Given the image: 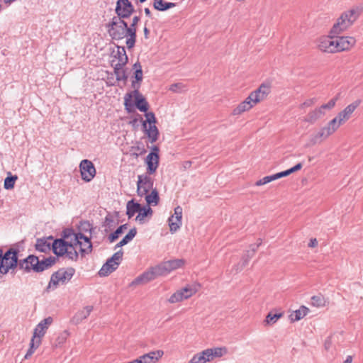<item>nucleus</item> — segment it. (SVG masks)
<instances>
[{
  "mask_svg": "<svg viewBox=\"0 0 363 363\" xmlns=\"http://www.w3.org/2000/svg\"><path fill=\"white\" fill-rule=\"evenodd\" d=\"M169 272L164 262L149 268L140 276L136 277L130 284V286L145 284L158 277L165 276Z\"/></svg>",
  "mask_w": 363,
  "mask_h": 363,
  "instance_id": "nucleus-1",
  "label": "nucleus"
},
{
  "mask_svg": "<svg viewBox=\"0 0 363 363\" xmlns=\"http://www.w3.org/2000/svg\"><path fill=\"white\" fill-rule=\"evenodd\" d=\"M132 86L135 88L132 92L127 94L124 98V106L125 109L128 112L132 111V108H133V104L132 103V98H135V105L137 108L142 111L146 112L149 108V104L145 98L143 96L142 94L139 91L140 84L136 86L135 82H132Z\"/></svg>",
  "mask_w": 363,
  "mask_h": 363,
  "instance_id": "nucleus-2",
  "label": "nucleus"
},
{
  "mask_svg": "<svg viewBox=\"0 0 363 363\" xmlns=\"http://www.w3.org/2000/svg\"><path fill=\"white\" fill-rule=\"evenodd\" d=\"M106 27L113 40H119L124 38L128 39V23L124 19L113 16Z\"/></svg>",
  "mask_w": 363,
  "mask_h": 363,
  "instance_id": "nucleus-3",
  "label": "nucleus"
},
{
  "mask_svg": "<svg viewBox=\"0 0 363 363\" xmlns=\"http://www.w3.org/2000/svg\"><path fill=\"white\" fill-rule=\"evenodd\" d=\"M18 251L12 247L9 249L5 253L3 252L0 264V278L8 274L10 271L13 272L18 267Z\"/></svg>",
  "mask_w": 363,
  "mask_h": 363,
  "instance_id": "nucleus-4",
  "label": "nucleus"
},
{
  "mask_svg": "<svg viewBox=\"0 0 363 363\" xmlns=\"http://www.w3.org/2000/svg\"><path fill=\"white\" fill-rule=\"evenodd\" d=\"M74 272L75 270L72 267L60 269L52 274L48 288L56 289L58 285L67 283L72 278Z\"/></svg>",
  "mask_w": 363,
  "mask_h": 363,
  "instance_id": "nucleus-5",
  "label": "nucleus"
},
{
  "mask_svg": "<svg viewBox=\"0 0 363 363\" xmlns=\"http://www.w3.org/2000/svg\"><path fill=\"white\" fill-rule=\"evenodd\" d=\"M63 233L64 238L69 239V237L72 238L76 245H79V250L82 254L91 252L92 247L91 242L89 238L84 235L82 233H74L69 229L65 230Z\"/></svg>",
  "mask_w": 363,
  "mask_h": 363,
  "instance_id": "nucleus-6",
  "label": "nucleus"
},
{
  "mask_svg": "<svg viewBox=\"0 0 363 363\" xmlns=\"http://www.w3.org/2000/svg\"><path fill=\"white\" fill-rule=\"evenodd\" d=\"M123 252L122 250H119L115 252L113 256L108 259L106 263L102 266L99 272L100 277H106L113 271H115L119 266Z\"/></svg>",
  "mask_w": 363,
  "mask_h": 363,
  "instance_id": "nucleus-7",
  "label": "nucleus"
},
{
  "mask_svg": "<svg viewBox=\"0 0 363 363\" xmlns=\"http://www.w3.org/2000/svg\"><path fill=\"white\" fill-rule=\"evenodd\" d=\"M337 129L329 121L327 125L321 128L317 133L313 134L310 138V144L314 145L320 144L331 135H333Z\"/></svg>",
  "mask_w": 363,
  "mask_h": 363,
  "instance_id": "nucleus-8",
  "label": "nucleus"
},
{
  "mask_svg": "<svg viewBox=\"0 0 363 363\" xmlns=\"http://www.w3.org/2000/svg\"><path fill=\"white\" fill-rule=\"evenodd\" d=\"M150 174H144L138 175L137 182V193L139 196H143L152 190L154 185V179L150 176Z\"/></svg>",
  "mask_w": 363,
  "mask_h": 363,
  "instance_id": "nucleus-9",
  "label": "nucleus"
},
{
  "mask_svg": "<svg viewBox=\"0 0 363 363\" xmlns=\"http://www.w3.org/2000/svg\"><path fill=\"white\" fill-rule=\"evenodd\" d=\"M118 18H129L135 11L134 6L129 0H118L115 9Z\"/></svg>",
  "mask_w": 363,
  "mask_h": 363,
  "instance_id": "nucleus-10",
  "label": "nucleus"
},
{
  "mask_svg": "<svg viewBox=\"0 0 363 363\" xmlns=\"http://www.w3.org/2000/svg\"><path fill=\"white\" fill-rule=\"evenodd\" d=\"M79 169L82 180L86 182H91L96 175V168L89 160H83L79 164Z\"/></svg>",
  "mask_w": 363,
  "mask_h": 363,
  "instance_id": "nucleus-11",
  "label": "nucleus"
},
{
  "mask_svg": "<svg viewBox=\"0 0 363 363\" xmlns=\"http://www.w3.org/2000/svg\"><path fill=\"white\" fill-rule=\"evenodd\" d=\"M318 47L320 50L324 52H337L335 37L332 35L320 37L318 40Z\"/></svg>",
  "mask_w": 363,
  "mask_h": 363,
  "instance_id": "nucleus-12",
  "label": "nucleus"
},
{
  "mask_svg": "<svg viewBox=\"0 0 363 363\" xmlns=\"http://www.w3.org/2000/svg\"><path fill=\"white\" fill-rule=\"evenodd\" d=\"M270 92V86L265 84H262L258 89L252 91L248 96V99L255 106L257 104L263 101Z\"/></svg>",
  "mask_w": 363,
  "mask_h": 363,
  "instance_id": "nucleus-13",
  "label": "nucleus"
},
{
  "mask_svg": "<svg viewBox=\"0 0 363 363\" xmlns=\"http://www.w3.org/2000/svg\"><path fill=\"white\" fill-rule=\"evenodd\" d=\"M140 20V16H135L132 19V23L130 26H128V39H126L125 44L129 50L132 49L135 46L137 38L136 26Z\"/></svg>",
  "mask_w": 363,
  "mask_h": 363,
  "instance_id": "nucleus-14",
  "label": "nucleus"
},
{
  "mask_svg": "<svg viewBox=\"0 0 363 363\" xmlns=\"http://www.w3.org/2000/svg\"><path fill=\"white\" fill-rule=\"evenodd\" d=\"M353 23L354 18L348 20L347 18V15L342 13L337 19V22L333 25L330 30V34L333 35L340 34L342 31L345 30L350 26H352Z\"/></svg>",
  "mask_w": 363,
  "mask_h": 363,
  "instance_id": "nucleus-15",
  "label": "nucleus"
},
{
  "mask_svg": "<svg viewBox=\"0 0 363 363\" xmlns=\"http://www.w3.org/2000/svg\"><path fill=\"white\" fill-rule=\"evenodd\" d=\"M182 208L179 206L174 208V213L169 218L168 222L172 233H175L182 226Z\"/></svg>",
  "mask_w": 363,
  "mask_h": 363,
  "instance_id": "nucleus-16",
  "label": "nucleus"
},
{
  "mask_svg": "<svg viewBox=\"0 0 363 363\" xmlns=\"http://www.w3.org/2000/svg\"><path fill=\"white\" fill-rule=\"evenodd\" d=\"M52 318L50 316L42 320L34 329L32 338L35 340H41L46 333L48 327L52 323Z\"/></svg>",
  "mask_w": 363,
  "mask_h": 363,
  "instance_id": "nucleus-17",
  "label": "nucleus"
},
{
  "mask_svg": "<svg viewBox=\"0 0 363 363\" xmlns=\"http://www.w3.org/2000/svg\"><path fill=\"white\" fill-rule=\"evenodd\" d=\"M38 257L35 255H29L24 259L19 260L18 267L21 269H23L26 272L28 273L32 270L37 272Z\"/></svg>",
  "mask_w": 363,
  "mask_h": 363,
  "instance_id": "nucleus-18",
  "label": "nucleus"
},
{
  "mask_svg": "<svg viewBox=\"0 0 363 363\" xmlns=\"http://www.w3.org/2000/svg\"><path fill=\"white\" fill-rule=\"evenodd\" d=\"M356 40L350 36L335 37L337 52L350 50L355 45Z\"/></svg>",
  "mask_w": 363,
  "mask_h": 363,
  "instance_id": "nucleus-19",
  "label": "nucleus"
},
{
  "mask_svg": "<svg viewBox=\"0 0 363 363\" xmlns=\"http://www.w3.org/2000/svg\"><path fill=\"white\" fill-rule=\"evenodd\" d=\"M113 58L117 60V62L115 63V60H113L111 66L124 67L128 62V57L125 47L117 45V52L113 55Z\"/></svg>",
  "mask_w": 363,
  "mask_h": 363,
  "instance_id": "nucleus-20",
  "label": "nucleus"
},
{
  "mask_svg": "<svg viewBox=\"0 0 363 363\" xmlns=\"http://www.w3.org/2000/svg\"><path fill=\"white\" fill-rule=\"evenodd\" d=\"M159 154L156 152H150L147 155L145 162L147 164V174H154L159 166Z\"/></svg>",
  "mask_w": 363,
  "mask_h": 363,
  "instance_id": "nucleus-21",
  "label": "nucleus"
},
{
  "mask_svg": "<svg viewBox=\"0 0 363 363\" xmlns=\"http://www.w3.org/2000/svg\"><path fill=\"white\" fill-rule=\"evenodd\" d=\"M56 239L55 240H52V250L57 256H63L65 255L67 245V242L69 239Z\"/></svg>",
  "mask_w": 363,
  "mask_h": 363,
  "instance_id": "nucleus-22",
  "label": "nucleus"
},
{
  "mask_svg": "<svg viewBox=\"0 0 363 363\" xmlns=\"http://www.w3.org/2000/svg\"><path fill=\"white\" fill-rule=\"evenodd\" d=\"M77 248H79V245H76L72 238L69 237L67 245V250H66L65 255L66 257L72 261H76L78 259V252L77 250Z\"/></svg>",
  "mask_w": 363,
  "mask_h": 363,
  "instance_id": "nucleus-23",
  "label": "nucleus"
},
{
  "mask_svg": "<svg viewBox=\"0 0 363 363\" xmlns=\"http://www.w3.org/2000/svg\"><path fill=\"white\" fill-rule=\"evenodd\" d=\"M52 237H47L38 239L35 244V248L38 251L48 252L52 250Z\"/></svg>",
  "mask_w": 363,
  "mask_h": 363,
  "instance_id": "nucleus-24",
  "label": "nucleus"
},
{
  "mask_svg": "<svg viewBox=\"0 0 363 363\" xmlns=\"http://www.w3.org/2000/svg\"><path fill=\"white\" fill-rule=\"evenodd\" d=\"M155 124H146V128H143L151 143H155L159 138V130Z\"/></svg>",
  "mask_w": 363,
  "mask_h": 363,
  "instance_id": "nucleus-25",
  "label": "nucleus"
},
{
  "mask_svg": "<svg viewBox=\"0 0 363 363\" xmlns=\"http://www.w3.org/2000/svg\"><path fill=\"white\" fill-rule=\"evenodd\" d=\"M254 104L252 103L250 100L248 99V96L240 104H239L232 111V115L238 116L240 115L242 113L249 111L252 107H254Z\"/></svg>",
  "mask_w": 363,
  "mask_h": 363,
  "instance_id": "nucleus-26",
  "label": "nucleus"
},
{
  "mask_svg": "<svg viewBox=\"0 0 363 363\" xmlns=\"http://www.w3.org/2000/svg\"><path fill=\"white\" fill-rule=\"evenodd\" d=\"M223 349L220 347L209 348L203 351L207 362L213 360L216 357H220L223 355Z\"/></svg>",
  "mask_w": 363,
  "mask_h": 363,
  "instance_id": "nucleus-27",
  "label": "nucleus"
},
{
  "mask_svg": "<svg viewBox=\"0 0 363 363\" xmlns=\"http://www.w3.org/2000/svg\"><path fill=\"white\" fill-rule=\"evenodd\" d=\"M325 114V111H323V110L320 109V107L316 108L308 113L305 118V121L313 124L321 118Z\"/></svg>",
  "mask_w": 363,
  "mask_h": 363,
  "instance_id": "nucleus-28",
  "label": "nucleus"
},
{
  "mask_svg": "<svg viewBox=\"0 0 363 363\" xmlns=\"http://www.w3.org/2000/svg\"><path fill=\"white\" fill-rule=\"evenodd\" d=\"M56 262V258L54 257H50L48 258L43 259L42 260L38 259L37 272H42L50 267H51Z\"/></svg>",
  "mask_w": 363,
  "mask_h": 363,
  "instance_id": "nucleus-29",
  "label": "nucleus"
},
{
  "mask_svg": "<svg viewBox=\"0 0 363 363\" xmlns=\"http://www.w3.org/2000/svg\"><path fill=\"white\" fill-rule=\"evenodd\" d=\"M351 117L346 112H345V111L342 110L330 121L337 129H338L340 127V125L344 124Z\"/></svg>",
  "mask_w": 363,
  "mask_h": 363,
  "instance_id": "nucleus-30",
  "label": "nucleus"
},
{
  "mask_svg": "<svg viewBox=\"0 0 363 363\" xmlns=\"http://www.w3.org/2000/svg\"><path fill=\"white\" fill-rule=\"evenodd\" d=\"M163 354V351L156 350L145 354L142 357L145 363H156L162 357Z\"/></svg>",
  "mask_w": 363,
  "mask_h": 363,
  "instance_id": "nucleus-31",
  "label": "nucleus"
},
{
  "mask_svg": "<svg viewBox=\"0 0 363 363\" xmlns=\"http://www.w3.org/2000/svg\"><path fill=\"white\" fill-rule=\"evenodd\" d=\"M308 312L309 309L307 307L302 306L298 310H296L291 313L289 315V318L291 322L298 321L305 317Z\"/></svg>",
  "mask_w": 363,
  "mask_h": 363,
  "instance_id": "nucleus-32",
  "label": "nucleus"
},
{
  "mask_svg": "<svg viewBox=\"0 0 363 363\" xmlns=\"http://www.w3.org/2000/svg\"><path fill=\"white\" fill-rule=\"evenodd\" d=\"M93 310V306H87L84 307L82 311H78L73 317V320L76 323H79L83 320L86 319Z\"/></svg>",
  "mask_w": 363,
  "mask_h": 363,
  "instance_id": "nucleus-33",
  "label": "nucleus"
},
{
  "mask_svg": "<svg viewBox=\"0 0 363 363\" xmlns=\"http://www.w3.org/2000/svg\"><path fill=\"white\" fill-rule=\"evenodd\" d=\"M176 6L175 3L166 2L164 0H154L153 7L159 11H164Z\"/></svg>",
  "mask_w": 363,
  "mask_h": 363,
  "instance_id": "nucleus-34",
  "label": "nucleus"
},
{
  "mask_svg": "<svg viewBox=\"0 0 363 363\" xmlns=\"http://www.w3.org/2000/svg\"><path fill=\"white\" fill-rule=\"evenodd\" d=\"M141 205L138 203L134 202L133 200H130L127 203L126 205V214L128 218H132L135 213H138L141 210Z\"/></svg>",
  "mask_w": 363,
  "mask_h": 363,
  "instance_id": "nucleus-35",
  "label": "nucleus"
},
{
  "mask_svg": "<svg viewBox=\"0 0 363 363\" xmlns=\"http://www.w3.org/2000/svg\"><path fill=\"white\" fill-rule=\"evenodd\" d=\"M164 262L169 273H170L172 271L182 267L184 264L185 261L183 259H175L164 261Z\"/></svg>",
  "mask_w": 363,
  "mask_h": 363,
  "instance_id": "nucleus-36",
  "label": "nucleus"
},
{
  "mask_svg": "<svg viewBox=\"0 0 363 363\" xmlns=\"http://www.w3.org/2000/svg\"><path fill=\"white\" fill-rule=\"evenodd\" d=\"M252 257L253 252H246L245 255L242 256L240 262L234 267L235 271L238 272L244 269V267H245L248 264L250 259Z\"/></svg>",
  "mask_w": 363,
  "mask_h": 363,
  "instance_id": "nucleus-37",
  "label": "nucleus"
},
{
  "mask_svg": "<svg viewBox=\"0 0 363 363\" xmlns=\"http://www.w3.org/2000/svg\"><path fill=\"white\" fill-rule=\"evenodd\" d=\"M145 196V201L147 203L148 205H153L156 206L158 204L160 201L159 194L157 190V189H153L151 190L150 194H146Z\"/></svg>",
  "mask_w": 363,
  "mask_h": 363,
  "instance_id": "nucleus-38",
  "label": "nucleus"
},
{
  "mask_svg": "<svg viewBox=\"0 0 363 363\" xmlns=\"http://www.w3.org/2000/svg\"><path fill=\"white\" fill-rule=\"evenodd\" d=\"M199 289V286L196 284H188L184 288H182L179 289L182 293L184 294V296H186V299L191 297L193 295H194Z\"/></svg>",
  "mask_w": 363,
  "mask_h": 363,
  "instance_id": "nucleus-39",
  "label": "nucleus"
},
{
  "mask_svg": "<svg viewBox=\"0 0 363 363\" xmlns=\"http://www.w3.org/2000/svg\"><path fill=\"white\" fill-rule=\"evenodd\" d=\"M112 67L113 68V73L116 75V80L118 82L123 81L125 83L128 79V75L126 74V71L123 69V67Z\"/></svg>",
  "mask_w": 363,
  "mask_h": 363,
  "instance_id": "nucleus-40",
  "label": "nucleus"
},
{
  "mask_svg": "<svg viewBox=\"0 0 363 363\" xmlns=\"http://www.w3.org/2000/svg\"><path fill=\"white\" fill-rule=\"evenodd\" d=\"M281 177H282L281 172H279V173H277V174H274L272 175H269V176H266V177H263L262 179L257 181L255 182V185L256 186H262V185L268 184L271 182H273L276 179H280Z\"/></svg>",
  "mask_w": 363,
  "mask_h": 363,
  "instance_id": "nucleus-41",
  "label": "nucleus"
},
{
  "mask_svg": "<svg viewBox=\"0 0 363 363\" xmlns=\"http://www.w3.org/2000/svg\"><path fill=\"white\" fill-rule=\"evenodd\" d=\"M41 344V340L37 339H33L31 338L30 342V347L28 350L27 351L24 359H29L32 354L34 353L35 350Z\"/></svg>",
  "mask_w": 363,
  "mask_h": 363,
  "instance_id": "nucleus-42",
  "label": "nucleus"
},
{
  "mask_svg": "<svg viewBox=\"0 0 363 363\" xmlns=\"http://www.w3.org/2000/svg\"><path fill=\"white\" fill-rule=\"evenodd\" d=\"M128 228L127 224H123L119 226L113 233H111L108 239L110 242H113L118 237L123 233L125 230Z\"/></svg>",
  "mask_w": 363,
  "mask_h": 363,
  "instance_id": "nucleus-43",
  "label": "nucleus"
},
{
  "mask_svg": "<svg viewBox=\"0 0 363 363\" xmlns=\"http://www.w3.org/2000/svg\"><path fill=\"white\" fill-rule=\"evenodd\" d=\"M152 213V210L150 207L141 208V210L138 211V215L136 216L135 220L138 221L140 223H143L145 222V218L148 215H151Z\"/></svg>",
  "mask_w": 363,
  "mask_h": 363,
  "instance_id": "nucleus-44",
  "label": "nucleus"
},
{
  "mask_svg": "<svg viewBox=\"0 0 363 363\" xmlns=\"http://www.w3.org/2000/svg\"><path fill=\"white\" fill-rule=\"evenodd\" d=\"M326 303L325 298L323 295H317L311 297V304L315 307H323Z\"/></svg>",
  "mask_w": 363,
  "mask_h": 363,
  "instance_id": "nucleus-45",
  "label": "nucleus"
},
{
  "mask_svg": "<svg viewBox=\"0 0 363 363\" xmlns=\"http://www.w3.org/2000/svg\"><path fill=\"white\" fill-rule=\"evenodd\" d=\"M186 299V296H184V294L182 293L179 290H177L174 292L168 299V301L171 303H176L178 302H181L184 300Z\"/></svg>",
  "mask_w": 363,
  "mask_h": 363,
  "instance_id": "nucleus-46",
  "label": "nucleus"
},
{
  "mask_svg": "<svg viewBox=\"0 0 363 363\" xmlns=\"http://www.w3.org/2000/svg\"><path fill=\"white\" fill-rule=\"evenodd\" d=\"M104 226L105 228L104 230L106 233L112 230L116 227L114 219L111 216L108 215L106 216Z\"/></svg>",
  "mask_w": 363,
  "mask_h": 363,
  "instance_id": "nucleus-47",
  "label": "nucleus"
},
{
  "mask_svg": "<svg viewBox=\"0 0 363 363\" xmlns=\"http://www.w3.org/2000/svg\"><path fill=\"white\" fill-rule=\"evenodd\" d=\"M362 9H359L358 7L352 9L346 12H344L343 14L347 15V18L350 20L351 18H354V22L359 17Z\"/></svg>",
  "mask_w": 363,
  "mask_h": 363,
  "instance_id": "nucleus-48",
  "label": "nucleus"
},
{
  "mask_svg": "<svg viewBox=\"0 0 363 363\" xmlns=\"http://www.w3.org/2000/svg\"><path fill=\"white\" fill-rule=\"evenodd\" d=\"M145 116L146 118L145 121H143V128H146V124H152L156 123L157 120L153 112H145Z\"/></svg>",
  "mask_w": 363,
  "mask_h": 363,
  "instance_id": "nucleus-49",
  "label": "nucleus"
},
{
  "mask_svg": "<svg viewBox=\"0 0 363 363\" xmlns=\"http://www.w3.org/2000/svg\"><path fill=\"white\" fill-rule=\"evenodd\" d=\"M18 179L16 175L7 177L4 180V186L6 189H11L14 187L15 182Z\"/></svg>",
  "mask_w": 363,
  "mask_h": 363,
  "instance_id": "nucleus-50",
  "label": "nucleus"
},
{
  "mask_svg": "<svg viewBox=\"0 0 363 363\" xmlns=\"http://www.w3.org/2000/svg\"><path fill=\"white\" fill-rule=\"evenodd\" d=\"M359 104H360V101L357 100V101L352 102V104H349L348 106H347L343 109V111H345V112H346L351 117L352 114L354 113V111L356 110V108L359 106Z\"/></svg>",
  "mask_w": 363,
  "mask_h": 363,
  "instance_id": "nucleus-51",
  "label": "nucleus"
},
{
  "mask_svg": "<svg viewBox=\"0 0 363 363\" xmlns=\"http://www.w3.org/2000/svg\"><path fill=\"white\" fill-rule=\"evenodd\" d=\"M359 104H360V101L357 100V101L352 102V104H349L348 106H347L343 109V111H345V112H346L351 117L352 114L354 113V111L356 110V108L359 106Z\"/></svg>",
  "mask_w": 363,
  "mask_h": 363,
  "instance_id": "nucleus-52",
  "label": "nucleus"
},
{
  "mask_svg": "<svg viewBox=\"0 0 363 363\" xmlns=\"http://www.w3.org/2000/svg\"><path fill=\"white\" fill-rule=\"evenodd\" d=\"M137 234V229L135 228H133L130 230L128 233L121 240L124 245L128 244L129 242H130L136 235Z\"/></svg>",
  "mask_w": 363,
  "mask_h": 363,
  "instance_id": "nucleus-53",
  "label": "nucleus"
},
{
  "mask_svg": "<svg viewBox=\"0 0 363 363\" xmlns=\"http://www.w3.org/2000/svg\"><path fill=\"white\" fill-rule=\"evenodd\" d=\"M281 316H282V313L272 314V313H268V315L266 317L265 322L267 323V324H274Z\"/></svg>",
  "mask_w": 363,
  "mask_h": 363,
  "instance_id": "nucleus-54",
  "label": "nucleus"
},
{
  "mask_svg": "<svg viewBox=\"0 0 363 363\" xmlns=\"http://www.w3.org/2000/svg\"><path fill=\"white\" fill-rule=\"evenodd\" d=\"M338 100V97L336 96L332 99H330L327 104H323L320 106V109L323 110V111H325V109L331 110L333 108L336 104L337 101Z\"/></svg>",
  "mask_w": 363,
  "mask_h": 363,
  "instance_id": "nucleus-55",
  "label": "nucleus"
},
{
  "mask_svg": "<svg viewBox=\"0 0 363 363\" xmlns=\"http://www.w3.org/2000/svg\"><path fill=\"white\" fill-rule=\"evenodd\" d=\"M302 168V164L301 163H298L297 164H296L294 167L287 169V170H285V171H283V172H281V175L282 177H286V176H289V174H291V173H294L298 170H300Z\"/></svg>",
  "mask_w": 363,
  "mask_h": 363,
  "instance_id": "nucleus-56",
  "label": "nucleus"
},
{
  "mask_svg": "<svg viewBox=\"0 0 363 363\" xmlns=\"http://www.w3.org/2000/svg\"><path fill=\"white\" fill-rule=\"evenodd\" d=\"M191 359L194 361L195 363L207 362L205 355L203 354V351L194 354Z\"/></svg>",
  "mask_w": 363,
  "mask_h": 363,
  "instance_id": "nucleus-57",
  "label": "nucleus"
},
{
  "mask_svg": "<svg viewBox=\"0 0 363 363\" xmlns=\"http://www.w3.org/2000/svg\"><path fill=\"white\" fill-rule=\"evenodd\" d=\"M184 88V85L182 83H176L171 85L169 90L173 92H181Z\"/></svg>",
  "mask_w": 363,
  "mask_h": 363,
  "instance_id": "nucleus-58",
  "label": "nucleus"
},
{
  "mask_svg": "<svg viewBox=\"0 0 363 363\" xmlns=\"http://www.w3.org/2000/svg\"><path fill=\"white\" fill-rule=\"evenodd\" d=\"M316 101L315 98L308 99L301 105V108L311 107L316 103Z\"/></svg>",
  "mask_w": 363,
  "mask_h": 363,
  "instance_id": "nucleus-59",
  "label": "nucleus"
},
{
  "mask_svg": "<svg viewBox=\"0 0 363 363\" xmlns=\"http://www.w3.org/2000/svg\"><path fill=\"white\" fill-rule=\"evenodd\" d=\"M143 70L139 69V70L135 71L134 77L136 80V82H138L140 84V82H142V80H143Z\"/></svg>",
  "mask_w": 363,
  "mask_h": 363,
  "instance_id": "nucleus-60",
  "label": "nucleus"
},
{
  "mask_svg": "<svg viewBox=\"0 0 363 363\" xmlns=\"http://www.w3.org/2000/svg\"><path fill=\"white\" fill-rule=\"evenodd\" d=\"M261 245V242H259V243L257 244H254V245H250V250H247L246 252H253V256L255 255L257 248L259 247V246Z\"/></svg>",
  "mask_w": 363,
  "mask_h": 363,
  "instance_id": "nucleus-61",
  "label": "nucleus"
},
{
  "mask_svg": "<svg viewBox=\"0 0 363 363\" xmlns=\"http://www.w3.org/2000/svg\"><path fill=\"white\" fill-rule=\"evenodd\" d=\"M132 149H135L140 152V153H133V155L135 156V157H138L140 154H143V152H145V150L144 148H141L139 146L133 147Z\"/></svg>",
  "mask_w": 363,
  "mask_h": 363,
  "instance_id": "nucleus-62",
  "label": "nucleus"
},
{
  "mask_svg": "<svg viewBox=\"0 0 363 363\" xmlns=\"http://www.w3.org/2000/svg\"><path fill=\"white\" fill-rule=\"evenodd\" d=\"M318 245V240L316 238H311L308 243L309 247H315Z\"/></svg>",
  "mask_w": 363,
  "mask_h": 363,
  "instance_id": "nucleus-63",
  "label": "nucleus"
},
{
  "mask_svg": "<svg viewBox=\"0 0 363 363\" xmlns=\"http://www.w3.org/2000/svg\"><path fill=\"white\" fill-rule=\"evenodd\" d=\"M133 69L135 70H143L142 69V66L140 65V63L139 62H135L134 65H133Z\"/></svg>",
  "mask_w": 363,
  "mask_h": 363,
  "instance_id": "nucleus-64",
  "label": "nucleus"
}]
</instances>
